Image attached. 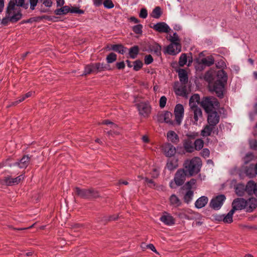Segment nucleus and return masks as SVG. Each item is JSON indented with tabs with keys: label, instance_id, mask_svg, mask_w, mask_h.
Returning <instances> with one entry per match:
<instances>
[{
	"label": "nucleus",
	"instance_id": "nucleus-3",
	"mask_svg": "<svg viewBox=\"0 0 257 257\" xmlns=\"http://www.w3.org/2000/svg\"><path fill=\"white\" fill-rule=\"evenodd\" d=\"M202 166V161L199 157H194L191 160H186L183 164V169L188 174V177L197 174Z\"/></svg>",
	"mask_w": 257,
	"mask_h": 257
},
{
	"label": "nucleus",
	"instance_id": "nucleus-13",
	"mask_svg": "<svg viewBox=\"0 0 257 257\" xmlns=\"http://www.w3.org/2000/svg\"><path fill=\"white\" fill-rule=\"evenodd\" d=\"M162 150L165 156L169 158L174 156L176 152V148L170 143L165 144L162 146Z\"/></svg>",
	"mask_w": 257,
	"mask_h": 257
},
{
	"label": "nucleus",
	"instance_id": "nucleus-40",
	"mask_svg": "<svg viewBox=\"0 0 257 257\" xmlns=\"http://www.w3.org/2000/svg\"><path fill=\"white\" fill-rule=\"evenodd\" d=\"M139 53V47L137 46H134L131 48L129 50L130 57L132 59H135L137 57Z\"/></svg>",
	"mask_w": 257,
	"mask_h": 257
},
{
	"label": "nucleus",
	"instance_id": "nucleus-48",
	"mask_svg": "<svg viewBox=\"0 0 257 257\" xmlns=\"http://www.w3.org/2000/svg\"><path fill=\"white\" fill-rule=\"evenodd\" d=\"M117 56L114 53H110L106 57V61L107 63H111L115 61L116 60Z\"/></svg>",
	"mask_w": 257,
	"mask_h": 257
},
{
	"label": "nucleus",
	"instance_id": "nucleus-49",
	"mask_svg": "<svg viewBox=\"0 0 257 257\" xmlns=\"http://www.w3.org/2000/svg\"><path fill=\"white\" fill-rule=\"evenodd\" d=\"M143 25L141 24L137 25L133 27V30L136 34L142 33Z\"/></svg>",
	"mask_w": 257,
	"mask_h": 257
},
{
	"label": "nucleus",
	"instance_id": "nucleus-15",
	"mask_svg": "<svg viewBox=\"0 0 257 257\" xmlns=\"http://www.w3.org/2000/svg\"><path fill=\"white\" fill-rule=\"evenodd\" d=\"M150 27L159 33H168L170 30L169 26L165 22H159Z\"/></svg>",
	"mask_w": 257,
	"mask_h": 257
},
{
	"label": "nucleus",
	"instance_id": "nucleus-34",
	"mask_svg": "<svg viewBox=\"0 0 257 257\" xmlns=\"http://www.w3.org/2000/svg\"><path fill=\"white\" fill-rule=\"evenodd\" d=\"M112 50L117 52L121 54H123L126 51V48L123 47L122 45L114 44L111 46Z\"/></svg>",
	"mask_w": 257,
	"mask_h": 257
},
{
	"label": "nucleus",
	"instance_id": "nucleus-33",
	"mask_svg": "<svg viewBox=\"0 0 257 257\" xmlns=\"http://www.w3.org/2000/svg\"><path fill=\"white\" fill-rule=\"evenodd\" d=\"M93 71L94 73L96 74L99 72L104 71L106 69V65L103 63H93Z\"/></svg>",
	"mask_w": 257,
	"mask_h": 257
},
{
	"label": "nucleus",
	"instance_id": "nucleus-58",
	"mask_svg": "<svg viewBox=\"0 0 257 257\" xmlns=\"http://www.w3.org/2000/svg\"><path fill=\"white\" fill-rule=\"evenodd\" d=\"M39 0H29L30 5V9L31 10H34L37 4L38 3Z\"/></svg>",
	"mask_w": 257,
	"mask_h": 257
},
{
	"label": "nucleus",
	"instance_id": "nucleus-35",
	"mask_svg": "<svg viewBox=\"0 0 257 257\" xmlns=\"http://www.w3.org/2000/svg\"><path fill=\"white\" fill-rule=\"evenodd\" d=\"M194 192L192 190H187L184 195L183 199L185 203L187 204L190 203L193 199Z\"/></svg>",
	"mask_w": 257,
	"mask_h": 257
},
{
	"label": "nucleus",
	"instance_id": "nucleus-30",
	"mask_svg": "<svg viewBox=\"0 0 257 257\" xmlns=\"http://www.w3.org/2000/svg\"><path fill=\"white\" fill-rule=\"evenodd\" d=\"M208 201V198L205 196H202L199 198L195 203V206L197 208L200 209L204 207Z\"/></svg>",
	"mask_w": 257,
	"mask_h": 257
},
{
	"label": "nucleus",
	"instance_id": "nucleus-4",
	"mask_svg": "<svg viewBox=\"0 0 257 257\" xmlns=\"http://www.w3.org/2000/svg\"><path fill=\"white\" fill-rule=\"evenodd\" d=\"M201 105L206 113H209L214 110H217L220 104L215 97H204L201 102Z\"/></svg>",
	"mask_w": 257,
	"mask_h": 257
},
{
	"label": "nucleus",
	"instance_id": "nucleus-41",
	"mask_svg": "<svg viewBox=\"0 0 257 257\" xmlns=\"http://www.w3.org/2000/svg\"><path fill=\"white\" fill-rule=\"evenodd\" d=\"M162 14L161 9L160 7H156L152 12L151 16L155 19H159Z\"/></svg>",
	"mask_w": 257,
	"mask_h": 257
},
{
	"label": "nucleus",
	"instance_id": "nucleus-12",
	"mask_svg": "<svg viewBox=\"0 0 257 257\" xmlns=\"http://www.w3.org/2000/svg\"><path fill=\"white\" fill-rule=\"evenodd\" d=\"M24 178L23 175H21L16 178H12L11 176L4 177L5 185L7 186H13L17 185L21 182Z\"/></svg>",
	"mask_w": 257,
	"mask_h": 257
},
{
	"label": "nucleus",
	"instance_id": "nucleus-53",
	"mask_svg": "<svg viewBox=\"0 0 257 257\" xmlns=\"http://www.w3.org/2000/svg\"><path fill=\"white\" fill-rule=\"evenodd\" d=\"M134 69L135 71L139 70L143 66L142 62L140 60H137L134 62Z\"/></svg>",
	"mask_w": 257,
	"mask_h": 257
},
{
	"label": "nucleus",
	"instance_id": "nucleus-52",
	"mask_svg": "<svg viewBox=\"0 0 257 257\" xmlns=\"http://www.w3.org/2000/svg\"><path fill=\"white\" fill-rule=\"evenodd\" d=\"M146 183H147L148 186L151 188H156L157 187V185L156 184V183L153 180L149 179L146 177Z\"/></svg>",
	"mask_w": 257,
	"mask_h": 257
},
{
	"label": "nucleus",
	"instance_id": "nucleus-64",
	"mask_svg": "<svg viewBox=\"0 0 257 257\" xmlns=\"http://www.w3.org/2000/svg\"><path fill=\"white\" fill-rule=\"evenodd\" d=\"M146 248H149L154 251V252L159 254L158 252L157 251L155 246L153 244H149L146 246Z\"/></svg>",
	"mask_w": 257,
	"mask_h": 257
},
{
	"label": "nucleus",
	"instance_id": "nucleus-11",
	"mask_svg": "<svg viewBox=\"0 0 257 257\" xmlns=\"http://www.w3.org/2000/svg\"><path fill=\"white\" fill-rule=\"evenodd\" d=\"M207 113V123L211 124V125H214L216 126V125L219 123L220 120V115L217 112L216 110L210 111Z\"/></svg>",
	"mask_w": 257,
	"mask_h": 257
},
{
	"label": "nucleus",
	"instance_id": "nucleus-9",
	"mask_svg": "<svg viewBox=\"0 0 257 257\" xmlns=\"http://www.w3.org/2000/svg\"><path fill=\"white\" fill-rule=\"evenodd\" d=\"M184 108L181 104H177L174 109L175 120L178 125H180L183 118Z\"/></svg>",
	"mask_w": 257,
	"mask_h": 257
},
{
	"label": "nucleus",
	"instance_id": "nucleus-36",
	"mask_svg": "<svg viewBox=\"0 0 257 257\" xmlns=\"http://www.w3.org/2000/svg\"><path fill=\"white\" fill-rule=\"evenodd\" d=\"M69 11H70V7L69 6H63L62 8L55 10L54 13L56 15H66L69 13Z\"/></svg>",
	"mask_w": 257,
	"mask_h": 257
},
{
	"label": "nucleus",
	"instance_id": "nucleus-31",
	"mask_svg": "<svg viewBox=\"0 0 257 257\" xmlns=\"http://www.w3.org/2000/svg\"><path fill=\"white\" fill-rule=\"evenodd\" d=\"M170 204L175 207H179L182 205V202L175 194H172L169 198Z\"/></svg>",
	"mask_w": 257,
	"mask_h": 257
},
{
	"label": "nucleus",
	"instance_id": "nucleus-23",
	"mask_svg": "<svg viewBox=\"0 0 257 257\" xmlns=\"http://www.w3.org/2000/svg\"><path fill=\"white\" fill-rule=\"evenodd\" d=\"M244 173L250 178H253L257 175L255 165L253 164L246 166L244 170Z\"/></svg>",
	"mask_w": 257,
	"mask_h": 257
},
{
	"label": "nucleus",
	"instance_id": "nucleus-29",
	"mask_svg": "<svg viewBox=\"0 0 257 257\" xmlns=\"http://www.w3.org/2000/svg\"><path fill=\"white\" fill-rule=\"evenodd\" d=\"M167 136L168 141L171 142L173 144H177L179 142L178 136L173 131H169L167 133Z\"/></svg>",
	"mask_w": 257,
	"mask_h": 257
},
{
	"label": "nucleus",
	"instance_id": "nucleus-47",
	"mask_svg": "<svg viewBox=\"0 0 257 257\" xmlns=\"http://www.w3.org/2000/svg\"><path fill=\"white\" fill-rule=\"evenodd\" d=\"M187 220H194L198 218V216H199L198 213H195L192 210H189L187 212Z\"/></svg>",
	"mask_w": 257,
	"mask_h": 257
},
{
	"label": "nucleus",
	"instance_id": "nucleus-63",
	"mask_svg": "<svg viewBox=\"0 0 257 257\" xmlns=\"http://www.w3.org/2000/svg\"><path fill=\"white\" fill-rule=\"evenodd\" d=\"M42 2L45 7L49 8L51 7L53 4V2L51 0H43Z\"/></svg>",
	"mask_w": 257,
	"mask_h": 257
},
{
	"label": "nucleus",
	"instance_id": "nucleus-10",
	"mask_svg": "<svg viewBox=\"0 0 257 257\" xmlns=\"http://www.w3.org/2000/svg\"><path fill=\"white\" fill-rule=\"evenodd\" d=\"M191 111H192L193 120L192 122L193 124L197 125L198 121L202 119L203 118L202 111L201 109L198 106H193L190 107Z\"/></svg>",
	"mask_w": 257,
	"mask_h": 257
},
{
	"label": "nucleus",
	"instance_id": "nucleus-57",
	"mask_svg": "<svg viewBox=\"0 0 257 257\" xmlns=\"http://www.w3.org/2000/svg\"><path fill=\"white\" fill-rule=\"evenodd\" d=\"M204 78L208 82L209 86L210 83H212L211 81L213 80L212 75L210 72H207L205 74Z\"/></svg>",
	"mask_w": 257,
	"mask_h": 257
},
{
	"label": "nucleus",
	"instance_id": "nucleus-43",
	"mask_svg": "<svg viewBox=\"0 0 257 257\" xmlns=\"http://www.w3.org/2000/svg\"><path fill=\"white\" fill-rule=\"evenodd\" d=\"M169 41L174 44H180V40L177 33H174L173 36H170Z\"/></svg>",
	"mask_w": 257,
	"mask_h": 257
},
{
	"label": "nucleus",
	"instance_id": "nucleus-59",
	"mask_svg": "<svg viewBox=\"0 0 257 257\" xmlns=\"http://www.w3.org/2000/svg\"><path fill=\"white\" fill-rule=\"evenodd\" d=\"M249 147L251 149L257 150V141L253 140L249 142Z\"/></svg>",
	"mask_w": 257,
	"mask_h": 257
},
{
	"label": "nucleus",
	"instance_id": "nucleus-22",
	"mask_svg": "<svg viewBox=\"0 0 257 257\" xmlns=\"http://www.w3.org/2000/svg\"><path fill=\"white\" fill-rule=\"evenodd\" d=\"M166 214L162 215L160 217V220L164 224L167 225H172L175 224V219L170 214L165 213Z\"/></svg>",
	"mask_w": 257,
	"mask_h": 257
},
{
	"label": "nucleus",
	"instance_id": "nucleus-16",
	"mask_svg": "<svg viewBox=\"0 0 257 257\" xmlns=\"http://www.w3.org/2000/svg\"><path fill=\"white\" fill-rule=\"evenodd\" d=\"M245 191L249 195L254 194L257 197V183L253 181H249L245 187Z\"/></svg>",
	"mask_w": 257,
	"mask_h": 257
},
{
	"label": "nucleus",
	"instance_id": "nucleus-45",
	"mask_svg": "<svg viewBox=\"0 0 257 257\" xmlns=\"http://www.w3.org/2000/svg\"><path fill=\"white\" fill-rule=\"evenodd\" d=\"M187 57L185 53L181 55L179 60V65L181 67L184 66L187 63Z\"/></svg>",
	"mask_w": 257,
	"mask_h": 257
},
{
	"label": "nucleus",
	"instance_id": "nucleus-18",
	"mask_svg": "<svg viewBox=\"0 0 257 257\" xmlns=\"http://www.w3.org/2000/svg\"><path fill=\"white\" fill-rule=\"evenodd\" d=\"M246 207H245L246 211L248 212H252L257 207V199L255 198L251 197L247 200H245Z\"/></svg>",
	"mask_w": 257,
	"mask_h": 257
},
{
	"label": "nucleus",
	"instance_id": "nucleus-50",
	"mask_svg": "<svg viewBox=\"0 0 257 257\" xmlns=\"http://www.w3.org/2000/svg\"><path fill=\"white\" fill-rule=\"evenodd\" d=\"M69 13L72 14L77 13L79 14H83L84 13V11L76 7H72L71 8H70V11H69Z\"/></svg>",
	"mask_w": 257,
	"mask_h": 257
},
{
	"label": "nucleus",
	"instance_id": "nucleus-7",
	"mask_svg": "<svg viewBox=\"0 0 257 257\" xmlns=\"http://www.w3.org/2000/svg\"><path fill=\"white\" fill-rule=\"evenodd\" d=\"M245 199L243 198H237L233 200L232 203V209L229 211L233 215L235 210H241L245 209L246 207Z\"/></svg>",
	"mask_w": 257,
	"mask_h": 257
},
{
	"label": "nucleus",
	"instance_id": "nucleus-19",
	"mask_svg": "<svg viewBox=\"0 0 257 257\" xmlns=\"http://www.w3.org/2000/svg\"><path fill=\"white\" fill-rule=\"evenodd\" d=\"M173 114L169 111H166L164 113L161 114L159 116V121L161 122H165L169 124L173 125L174 124L173 121L172 120Z\"/></svg>",
	"mask_w": 257,
	"mask_h": 257
},
{
	"label": "nucleus",
	"instance_id": "nucleus-20",
	"mask_svg": "<svg viewBox=\"0 0 257 257\" xmlns=\"http://www.w3.org/2000/svg\"><path fill=\"white\" fill-rule=\"evenodd\" d=\"M30 162V158L28 155H24L19 161L14 163L13 166H18L20 168H26ZM10 167L12 165H10Z\"/></svg>",
	"mask_w": 257,
	"mask_h": 257
},
{
	"label": "nucleus",
	"instance_id": "nucleus-60",
	"mask_svg": "<svg viewBox=\"0 0 257 257\" xmlns=\"http://www.w3.org/2000/svg\"><path fill=\"white\" fill-rule=\"evenodd\" d=\"M150 174L152 178H156L159 175V171L157 168H153L152 171L150 173Z\"/></svg>",
	"mask_w": 257,
	"mask_h": 257
},
{
	"label": "nucleus",
	"instance_id": "nucleus-8",
	"mask_svg": "<svg viewBox=\"0 0 257 257\" xmlns=\"http://www.w3.org/2000/svg\"><path fill=\"white\" fill-rule=\"evenodd\" d=\"M225 199V196L224 195H218L212 199L210 202V206L215 210H218L222 205Z\"/></svg>",
	"mask_w": 257,
	"mask_h": 257
},
{
	"label": "nucleus",
	"instance_id": "nucleus-1",
	"mask_svg": "<svg viewBox=\"0 0 257 257\" xmlns=\"http://www.w3.org/2000/svg\"><path fill=\"white\" fill-rule=\"evenodd\" d=\"M29 4L26 3V0H10L7 6L6 17L2 20L1 23L7 26L9 22H17L22 18L20 8L27 10Z\"/></svg>",
	"mask_w": 257,
	"mask_h": 257
},
{
	"label": "nucleus",
	"instance_id": "nucleus-55",
	"mask_svg": "<svg viewBox=\"0 0 257 257\" xmlns=\"http://www.w3.org/2000/svg\"><path fill=\"white\" fill-rule=\"evenodd\" d=\"M210 155V151L207 148L203 149L201 152V156L204 158H208Z\"/></svg>",
	"mask_w": 257,
	"mask_h": 257
},
{
	"label": "nucleus",
	"instance_id": "nucleus-37",
	"mask_svg": "<svg viewBox=\"0 0 257 257\" xmlns=\"http://www.w3.org/2000/svg\"><path fill=\"white\" fill-rule=\"evenodd\" d=\"M197 183V180L194 178H192L190 181L187 182L185 184L184 187L186 188L187 190H192V189L194 188H196V184Z\"/></svg>",
	"mask_w": 257,
	"mask_h": 257
},
{
	"label": "nucleus",
	"instance_id": "nucleus-6",
	"mask_svg": "<svg viewBox=\"0 0 257 257\" xmlns=\"http://www.w3.org/2000/svg\"><path fill=\"white\" fill-rule=\"evenodd\" d=\"M187 176L188 177V174L184 169H178L175 174L173 181H171L170 183V187L173 189L176 188L175 185L182 186L184 183Z\"/></svg>",
	"mask_w": 257,
	"mask_h": 257
},
{
	"label": "nucleus",
	"instance_id": "nucleus-27",
	"mask_svg": "<svg viewBox=\"0 0 257 257\" xmlns=\"http://www.w3.org/2000/svg\"><path fill=\"white\" fill-rule=\"evenodd\" d=\"M135 105L138 109L139 113L141 115H144L145 114V101L143 98L140 100L138 98L135 99Z\"/></svg>",
	"mask_w": 257,
	"mask_h": 257
},
{
	"label": "nucleus",
	"instance_id": "nucleus-61",
	"mask_svg": "<svg viewBox=\"0 0 257 257\" xmlns=\"http://www.w3.org/2000/svg\"><path fill=\"white\" fill-rule=\"evenodd\" d=\"M176 215L177 217H178L180 219H187V213H186L184 212H178L176 213Z\"/></svg>",
	"mask_w": 257,
	"mask_h": 257
},
{
	"label": "nucleus",
	"instance_id": "nucleus-24",
	"mask_svg": "<svg viewBox=\"0 0 257 257\" xmlns=\"http://www.w3.org/2000/svg\"><path fill=\"white\" fill-rule=\"evenodd\" d=\"M178 167V160L176 158H170L168 159L166 168L170 171L174 170Z\"/></svg>",
	"mask_w": 257,
	"mask_h": 257
},
{
	"label": "nucleus",
	"instance_id": "nucleus-38",
	"mask_svg": "<svg viewBox=\"0 0 257 257\" xmlns=\"http://www.w3.org/2000/svg\"><path fill=\"white\" fill-rule=\"evenodd\" d=\"M204 141L201 139H196L194 144V150L200 151L201 150L204 146Z\"/></svg>",
	"mask_w": 257,
	"mask_h": 257
},
{
	"label": "nucleus",
	"instance_id": "nucleus-51",
	"mask_svg": "<svg viewBox=\"0 0 257 257\" xmlns=\"http://www.w3.org/2000/svg\"><path fill=\"white\" fill-rule=\"evenodd\" d=\"M103 4L104 7L107 9H110L114 7V4L111 0H105Z\"/></svg>",
	"mask_w": 257,
	"mask_h": 257
},
{
	"label": "nucleus",
	"instance_id": "nucleus-56",
	"mask_svg": "<svg viewBox=\"0 0 257 257\" xmlns=\"http://www.w3.org/2000/svg\"><path fill=\"white\" fill-rule=\"evenodd\" d=\"M177 91H178V92H176V93L180 96H184L185 95L186 93V89L185 86L178 88L177 89Z\"/></svg>",
	"mask_w": 257,
	"mask_h": 257
},
{
	"label": "nucleus",
	"instance_id": "nucleus-2",
	"mask_svg": "<svg viewBox=\"0 0 257 257\" xmlns=\"http://www.w3.org/2000/svg\"><path fill=\"white\" fill-rule=\"evenodd\" d=\"M227 78L225 71L220 70L217 71L214 81L210 83V90L215 92L216 96L220 98L224 97L225 86L227 83Z\"/></svg>",
	"mask_w": 257,
	"mask_h": 257
},
{
	"label": "nucleus",
	"instance_id": "nucleus-28",
	"mask_svg": "<svg viewBox=\"0 0 257 257\" xmlns=\"http://www.w3.org/2000/svg\"><path fill=\"white\" fill-rule=\"evenodd\" d=\"M183 146L186 152L191 153L194 150V144L189 139L184 140L183 143Z\"/></svg>",
	"mask_w": 257,
	"mask_h": 257
},
{
	"label": "nucleus",
	"instance_id": "nucleus-46",
	"mask_svg": "<svg viewBox=\"0 0 257 257\" xmlns=\"http://www.w3.org/2000/svg\"><path fill=\"white\" fill-rule=\"evenodd\" d=\"M253 158L254 155L252 153H247L243 159L244 163L245 164H248L249 162L251 161L253 159Z\"/></svg>",
	"mask_w": 257,
	"mask_h": 257
},
{
	"label": "nucleus",
	"instance_id": "nucleus-25",
	"mask_svg": "<svg viewBox=\"0 0 257 257\" xmlns=\"http://www.w3.org/2000/svg\"><path fill=\"white\" fill-rule=\"evenodd\" d=\"M148 51L154 53L157 56L161 55V47L158 44L154 42L148 44Z\"/></svg>",
	"mask_w": 257,
	"mask_h": 257
},
{
	"label": "nucleus",
	"instance_id": "nucleus-21",
	"mask_svg": "<svg viewBox=\"0 0 257 257\" xmlns=\"http://www.w3.org/2000/svg\"><path fill=\"white\" fill-rule=\"evenodd\" d=\"M232 215L230 212L226 214L218 215L215 216V219L219 221H223L225 223H231L233 222Z\"/></svg>",
	"mask_w": 257,
	"mask_h": 257
},
{
	"label": "nucleus",
	"instance_id": "nucleus-14",
	"mask_svg": "<svg viewBox=\"0 0 257 257\" xmlns=\"http://www.w3.org/2000/svg\"><path fill=\"white\" fill-rule=\"evenodd\" d=\"M215 132H216V134H218V128L207 123L201 131V135L203 137H207L211 136L212 132L214 133Z\"/></svg>",
	"mask_w": 257,
	"mask_h": 257
},
{
	"label": "nucleus",
	"instance_id": "nucleus-26",
	"mask_svg": "<svg viewBox=\"0 0 257 257\" xmlns=\"http://www.w3.org/2000/svg\"><path fill=\"white\" fill-rule=\"evenodd\" d=\"M180 81L182 84L185 85L188 83V76L186 71L184 69H179L178 71Z\"/></svg>",
	"mask_w": 257,
	"mask_h": 257
},
{
	"label": "nucleus",
	"instance_id": "nucleus-42",
	"mask_svg": "<svg viewBox=\"0 0 257 257\" xmlns=\"http://www.w3.org/2000/svg\"><path fill=\"white\" fill-rule=\"evenodd\" d=\"M235 192L238 196H242L245 192V186L241 184L237 185L235 188Z\"/></svg>",
	"mask_w": 257,
	"mask_h": 257
},
{
	"label": "nucleus",
	"instance_id": "nucleus-44",
	"mask_svg": "<svg viewBox=\"0 0 257 257\" xmlns=\"http://www.w3.org/2000/svg\"><path fill=\"white\" fill-rule=\"evenodd\" d=\"M90 73H94V71H93V63L85 66L84 73L82 75H86Z\"/></svg>",
	"mask_w": 257,
	"mask_h": 257
},
{
	"label": "nucleus",
	"instance_id": "nucleus-5",
	"mask_svg": "<svg viewBox=\"0 0 257 257\" xmlns=\"http://www.w3.org/2000/svg\"><path fill=\"white\" fill-rule=\"evenodd\" d=\"M75 191L77 195L85 199L96 198L99 196L98 192L92 188L81 189L79 187H75Z\"/></svg>",
	"mask_w": 257,
	"mask_h": 257
},
{
	"label": "nucleus",
	"instance_id": "nucleus-32",
	"mask_svg": "<svg viewBox=\"0 0 257 257\" xmlns=\"http://www.w3.org/2000/svg\"><path fill=\"white\" fill-rule=\"evenodd\" d=\"M200 96L198 94H193L190 98L189 105L190 107L193 106H197L200 103Z\"/></svg>",
	"mask_w": 257,
	"mask_h": 257
},
{
	"label": "nucleus",
	"instance_id": "nucleus-54",
	"mask_svg": "<svg viewBox=\"0 0 257 257\" xmlns=\"http://www.w3.org/2000/svg\"><path fill=\"white\" fill-rule=\"evenodd\" d=\"M166 102H167V98L165 96H162L160 98V100H159L160 107L161 108H164L166 105Z\"/></svg>",
	"mask_w": 257,
	"mask_h": 257
},
{
	"label": "nucleus",
	"instance_id": "nucleus-39",
	"mask_svg": "<svg viewBox=\"0 0 257 257\" xmlns=\"http://www.w3.org/2000/svg\"><path fill=\"white\" fill-rule=\"evenodd\" d=\"M201 63L207 66H210L214 63V59L212 56H208L201 59Z\"/></svg>",
	"mask_w": 257,
	"mask_h": 257
},
{
	"label": "nucleus",
	"instance_id": "nucleus-62",
	"mask_svg": "<svg viewBox=\"0 0 257 257\" xmlns=\"http://www.w3.org/2000/svg\"><path fill=\"white\" fill-rule=\"evenodd\" d=\"M153 61V58L151 55H146V64L148 65Z\"/></svg>",
	"mask_w": 257,
	"mask_h": 257
},
{
	"label": "nucleus",
	"instance_id": "nucleus-17",
	"mask_svg": "<svg viewBox=\"0 0 257 257\" xmlns=\"http://www.w3.org/2000/svg\"><path fill=\"white\" fill-rule=\"evenodd\" d=\"M181 51V44H174L171 43L166 49L167 53L171 55H175Z\"/></svg>",
	"mask_w": 257,
	"mask_h": 257
}]
</instances>
